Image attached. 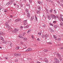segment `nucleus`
Wrapping results in <instances>:
<instances>
[{
  "label": "nucleus",
  "instance_id": "nucleus-40",
  "mask_svg": "<svg viewBox=\"0 0 63 63\" xmlns=\"http://www.w3.org/2000/svg\"><path fill=\"white\" fill-rule=\"evenodd\" d=\"M52 9H51L50 10L49 12H50V13H52Z\"/></svg>",
  "mask_w": 63,
  "mask_h": 63
},
{
  "label": "nucleus",
  "instance_id": "nucleus-54",
  "mask_svg": "<svg viewBox=\"0 0 63 63\" xmlns=\"http://www.w3.org/2000/svg\"><path fill=\"white\" fill-rule=\"evenodd\" d=\"M5 35V34L3 32H2V35Z\"/></svg>",
  "mask_w": 63,
  "mask_h": 63
},
{
  "label": "nucleus",
  "instance_id": "nucleus-14",
  "mask_svg": "<svg viewBox=\"0 0 63 63\" xmlns=\"http://www.w3.org/2000/svg\"><path fill=\"white\" fill-rule=\"evenodd\" d=\"M22 39H23V40H25V41H26V40H27V38H26V37H22Z\"/></svg>",
  "mask_w": 63,
  "mask_h": 63
},
{
  "label": "nucleus",
  "instance_id": "nucleus-13",
  "mask_svg": "<svg viewBox=\"0 0 63 63\" xmlns=\"http://www.w3.org/2000/svg\"><path fill=\"white\" fill-rule=\"evenodd\" d=\"M38 9H39V11H41L42 10L41 8V7L40 6L38 7Z\"/></svg>",
  "mask_w": 63,
  "mask_h": 63
},
{
  "label": "nucleus",
  "instance_id": "nucleus-31",
  "mask_svg": "<svg viewBox=\"0 0 63 63\" xmlns=\"http://www.w3.org/2000/svg\"><path fill=\"white\" fill-rule=\"evenodd\" d=\"M16 49H19V47H16Z\"/></svg>",
  "mask_w": 63,
  "mask_h": 63
},
{
  "label": "nucleus",
  "instance_id": "nucleus-35",
  "mask_svg": "<svg viewBox=\"0 0 63 63\" xmlns=\"http://www.w3.org/2000/svg\"><path fill=\"white\" fill-rule=\"evenodd\" d=\"M8 22H11V21H12V20L11 19H10L8 20Z\"/></svg>",
  "mask_w": 63,
  "mask_h": 63
},
{
  "label": "nucleus",
  "instance_id": "nucleus-56",
  "mask_svg": "<svg viewBox=\"0 0 63 63\" xmlns=\"http://www.w3.org/2000/svg\"><path fill=\"white\" fill-rule=\"evenodd\" d=\"M59 59L61 61V60H62V58H59Z\"/></svg>",
  "mask_w": 63,
  "mask_h": 63
},
{
  "label": "nucleus",
  "instance_id": "nucleus-63",
  "mask_svg": "<svg viewBox=\"0 0 63 63\" xmlns=\"http://www.w3.org/2000/svg\"><path fill=\"white\" fill-rule=\"evenodd\" d=\"M49 29L50 30H51H51H52L51 28H49Z\"/></svg>",
  "mask_w": 63,
  "mask_h": 63
},
{
  "label": "nucleus",
  "instance_id": "nucleus-49",
  "mask_svg": "<svg viewBox=\"0 0 63 63\" xmlns=\"http://www.w3.org/2000/svg\"><path fill=\"white\" fill-rule=\"evenodd\" d=\"M56 22V21H54L53 22V23H55Z\"/></svg>",
  "mask_w": 63,
  "mask_h": 63
},
{
  "label": "nucleus",
  "instance_id": "nucleus-23",
  "mask_svg": "<svg viewBox=\"0 0 63 63\" xmlns=\"http://www.w3.org/2000/svg\"><path fill=\"white\" fill-rule=\"evenodd\" d=\"M54 27L55 29H56V28L58 27V26H57V25H55L54 26Z\"/></svg>",
  "mask_w": 63,
  "mask_h": 63
},
{
  "label": "nucleus",
  "instance_id": "nucleus-50",
  "mask_svg": "<svg viewBox=\"0 0 63 63\" xmlns=\"http://www.w3.org/2000/svg\"><path fill=\"white\" fill-rule=\"evenodd\" d=\"M37 41H40V39H39L38 38L37 39Z\"/></svg>",
  "mask_w": 63,
  "mask_h": 63
},
{
  "label": "nucleus",
  "instance_id": "nucleus-53",
  "mask_svg": "<svg viewBox=\"0 0 63 63\" xmlns=\"http://www.w3.org/2000/svg\"><path fill=\"white\" fill-rule=\"evenodd\" d=\"M48 44H51V43L50 42H49L48 43Z\"/></svg>",
  "mask_w": 63,
  "mask_h": 63
},
{
  "label": "nucleus",
  "instance_id": "nucleus-48",
  "mask_svg": "<svg viewBox=\"0 0 63 63\" xmlns=\"http://www.w3.org/2000/svg\"><path fill=\"white\" fill-rule=\"evenodd\" d=\"M2 9V6H0V10H1V9Z\"/></svg>",
  "mask_w": 63,
  "mask_h": 63
},
{
  "label": "nucleus",
  "instance_id": "nucleus-15",
  "mask_svg": "<svg viewBox=\"0 0 63 63\" xmlns=\"http://www.w3.org/2000/svg\"><path fill=\"white\" fill-rule=\"evenodd\" d=\"M30 5H29V4L28 3H27V7H28V8H30Z\"/></svg>",
  "mask_w": 63,
  "mask_h": 63
},
{
  "label": "nucleus",
  "instance_id": "nucleus-46",
  "mask_svg": "<svg viewBox=\"0 0 63 63\" xmlns=\"http://www.w3.org/2000/svg\"><path fill=\"white\" fill-rule=\"evenodd\" d=\"M29 1L31 3H32V0H29Z\"/></svg>",
  "mask_w": 63,
  "mask_h": 63
},
{
  "label": "nucleus",
  "instance_id": "nucleus-21",
  "mask_svg": "<svg viewBox=\"0 0 63 63\" xmlns=\"http://www.w3.org/2000/svg\"><path fill=\"white\" fill-rule=\"evenodd\" d=\"M8 44L11 46L12 45V43H11V42L9 41L8 43Z\"/></svg>",
  "mask_w": 63,
  "mask_h": 63
},
{
  "label": "nucleus",
  "instance_id": "nucleus-64",
  "mask_svg": "<svg viewBox=\"0 0 63 63\" xmlns=\"http://www.w3.org/2000/svg\"><path fill=\"white\" fill-rule=\"evenodd\" d=\"M30 63H34L33 61L31 62Z\"/></svg>",
  "mask_w": 63,
  "mask_h": 63
},
{
  "label": "nucleus",
  "instance_id": "nucleus-26",
  "mask_svg": "<svg viewBox=\"0 0 63 63\" xmlns=\"http://www.w3.org/2000/svg\"><path fill=\"white\" fill-rule=\"evenodd\" d=\"M48 2H51V3H52V1H51V0H48Z\"/></svg>",
  "mask_w": 63,
  "mask_h": 63
},
{
  "label": "nucleus",
  "instance_id": "nucleus-32",
  "mask_svg": "<svg viewBox=\"0 0 63 63\" xmlns=\"http://www.w3.org/2000/svg\"><path fill=\"white\" fill-rule=\"evenodd\" d=\"M59 49H63V47H59Z\"/></svg>",
  "mask_w": 63,
  "mask_h": 63
},
{
  "label": "nucleus",
  "instance_id": "nucleus-55",
  "mask_svg": "<svg viewBox=\"0 0 63 63\" xmlns=\"http://www.w3.org/2000/svg\"><path fill=\"white\" fill-rule=\"evenodd\" d=\"M61 2L62 3H63V0H61Z\"/></svg>",
  "mask_w": 63,
  "mask_h": 63
},
{
  "label": "nucleus",
  "instance_id": "nucleus-8",
  "mask_svg": "<svg viewBox=\"0 0 63 63\" xmlns=\"http://www.w3.org/2000/svg\"><path fill=\"white\" fill-rule=\"evenodd\" d=\"M27 20H26L24 21L23 22V24L24 25H26L27 24Z\"/></svg>",
  "mask_w": 63,
  "mask_h": 63
},
{
  "label": "nucleus",
  "instance_id": "nucleus-29",
  "mask_svg": "<svg viewBox=\"0 0 63 63\" xmlns=\"http://www.w3.org/2000/svg\"><path fill=\"white\" fill-rule=\"evenodd\" d=\"M35 20H37V17L36 16H35Z\"/></svg>",
  "mask_w": 63,
  "mask_h": 63
},
{
  "label": "nucleus",
  "instance_id": "nucleus-5",
  "mask_svg": "<svg viewBox=\"0 0 63 63\" xmlns=\"http://www.w3.org/2000/svg\"><path fill=\"white\" fill-rule=\"evenodd\" d=\"M48 34H43L42 36V38H44V37H45L46 38H47V37H48Z\"/></svg>",
  "mask_w": 63,
  "mask_h": 63
},
{
  "label": "nucleus",
  "instance_id": "nucleus-6",
  "mask_svg": "<svg viewBox=\"0 0 63 63\" xmlns=\"http://www.w3.org/2000/svg\"><path fill=\"white\" fill-rule=\"evenodd\" d=\"M14 55L16 56H20L21 55V54L20 53H16L14 54Z\"/></svg>",
  "mask_w": 63,
  "mask_h": 63
},
{
  "label": "nucleus",
  "instance_id": "nucleus-38",
  "mask_svg": "<svg viewBox=\"0 0 63 63\" xmlns=\"http://www.w3.org/2000/svg\"><path fill=\"white\" fill-rule=\"evenodd\" d=\"M2 32H0V35H2Z\"/></svg>",
  "mask_w": 63,
  "mask_h": 63
},
{
  "label": "nucleus",
  "instance_id": "nucleus-1",
  "mask_svg": "<svg viewBox=\"0 0 63 63\" xmlns=\"http://www.w3.org/2000/svg\"><path fill=\"white\" fill-rule=\"evenodd\" d=\"M14 0H11L10 1L6 4V5H12L13 3V2H14Z\"/></svg>",
  "mask_w": 63,
  "mask_h": 63
},
{
  "label": "nucleus",
  "instance_id": "nucleus-43",
  "mask_svg": "<svg viewBox=\"0 0 63 63\" xmlns=\"http://www.w3.org/2000/svg\"><path fill=\"white\" fill-rule=\"evenodd\" d=\"M25 32H24L23 33V34H22L23 36H24V35H25Z\"/></svg>",
  "mask_w": 63,
  "mask_h": 63
},
{
  "label": "nucleus",
  "instance_id": "nucleus-28",
  "mask_svg": "<svg viewBox=\"0 0 63 63\" xmlns=\"http://www.w3.org/2000/svg\"><path fill=\"white\" fill-rule=\"evenodd\" d=\"M46 12H47V14H48L49 13V11H48L47 9H46Z\"/></svg>",
  "mask_w": 63,
  "mask_h": 63
},
{
  "label": "nucleus",
  "instance_id": "nucleus-59",
  "mask_svg": "<svg viewBox=\"0 0 63 63\" xmlns=\"http://www.w3.org/2000/svg\"><path fill=\"white\" fill-rule=\"evenodd\" d=\"M60 16L61 17H62V15H60Z\"/></svg>",
  "mask_w": 63,
  "mask_h": 63
},
{
  "label": "nucleus",
  "instance_id": "nucleus-16",
  "mask_svg": "<svg viewBox=\"0 0 63 63\" xmlns=\"http://www.w3.org/2000/svg\"><path fill=\"white\" fill-rule=\"evenodd\" d=\"M21 19L20 18L19 19H17L16 20V21H17V22H18V21H19Z\"/></svg>",
  "mask_w": 63,
  "mask_h": 63
},
{
  "label": "nucleus",
  "instance_id": "nucleus-9",
  "mask_svg": "<svg viewBox=\"0 0 63 63\" xmlns=\"http://www.w3.org/2000/svg\"><path fill=\"white\" fill-rule=\"evenodd\" d=\"M32 49L31 48H29L28 49H27L26 50V51H31L32 50Z\"/></svg>",
  "mask_w": 63,
  "mask_h": 63
},
{
  "label": "nucleus",
  "instance_id": "nucleus-52",
  "mask_svg": "<svg viewBox=\"0 0 63 63\" xmlns=\"http://www.w3.org/2000/svg\"><path fill=\"white\" fill-rule=\"evenodd\" d=\"M43 26H44V27H46V24L44 25Z\"/></svg>",
  "mask_w": 63,
  "mask_h": 63
},
{
  "label": "nucleus",
  "instance_id": "nucleus-36",
  "mask_svg": "<svg viewBox=\"0 0 63 63\" xmlns=\"http://www.w3.org/2000/svg\"><path fill=\"white\" fill-rule=\"evenodd\" d=\"M51 32H54V31L53 29H52L51 31Z\"/></svg>",
  "mask_w": 63,
  "mask_h": 63
},
{
  "label": "nucleus",
  "instance_id": "nucleus-27",
  "mask_svg": "<svg viewBox=\"0 0 63 63\" xmlns=\"http://www.w3.org/2000/svg\"><path fill=\"white\" fill-rule=\"evenodd\" d=\"M31 29H30L28 31V32H27V33H28L29 32H30V31H31Z\"/></svg>",
  "mask_w": 63,
  "mask_h": 63
},
{
  "label": "nucleus",
  "instance_id": "nucleus-33",
  "mask_svg": "<svg viewBox=\"0 0 63 63\" xmlns=\"http://www.w3.org/2000/svg\"><path fill=\"white\" fill-rule=\"evenodd\" d=\"M37 2L39 4H41V1H38Z\"/></svg>",
  "mask_w": 63,
  "mask_h": 63
},
{
  "label": "nucleus",
  "instance_id": "nucleus-41",
  "mask_svg": "<svg viewBox=\"0 0 63 63\" xmlns=\"http://www.w3.org/2000/svg\"><path fill=\"white\" fill-rule=\"evenodd\" d=\"M20 44L21 45H23V42H21L20 43Z\"/></svg>",
  "mask_w": 63,
  "mask_h": 63
},
{
  "label": "nucleus",
  "instance_id": "nucleus-37",
  "mask_svg": "<svg viewBox=\"0 0 63 63\" xmlns=\"http://www.w3.org/2000/svg\"><path fill=\"white\" fill-rule=\"evenodd\" d=\"M38 34H39V35H41V32H39L38 33Z\"/></svg>",
  "mask_w": 63,
  "mask_h": 63
},
{
  "label": "nucleus",
  "instance_id": "nucleus-62",
  "mask_svg": "<svg viewBox=\"0 0 63 63\" xmlns=\"http://www.w3.org/2000/svg\"><path fill=\"white\" fill-rule=\"evenodd\" d=\"M10 16L12 17H13V16H12V15H10Z\"/></svg>",
  "mask_w": 63,
  "mask_h": 63
},
{
  "label": "nucleus",
  "instance_id": "nucleus-57",
  "mask_svg": "<svg viewBox=\"0 0 63 63\" xmlns=\"http://www.w3.org/2000/svg\"><path fill=\"white\" fill-rule=\"evenodd\" d=\"M14 6H16V3H14Z\"/></svg>",
  "mask_w": 63,
  "mask_h": 63
},
{
  "label": "nucleus",
  "instance_id": "nucleus-22",
  "mask_svg": "<svg viewBox=\"0 0 63 63\" xmlns=\"http://www.w3.org/2000/svg\"><path fill=\"white\" fill-rule=\"evenodd\" d=\"M53 36L55 39V40H56V39H57V38H56V36H55V35H54Z\"/></svg>",
  "mask_w": 63,
  "mask_h": 63
},
{
  "label": "nucleus",
  "instance_id": "nucleus-47",
  "mask_svg": "<svg viewBox=\"0 0 63 63\" xmlns=\"http://www.w3.org/2000/svg\"><path fill=\"white\" fill-rule=\"evenodd\" d=\"M5 59H8V57H5Z\"/></svg>",
  "mask_w": 63,
  "mask_h": 63
},
{
  "label": "nucleus",
  "instance_id": "nucleus-10",
  "mask_svg": "<svg viewBox=\"0 0 63 63\" xmlns=\"http://www.w3.org/2000/svg\"><path fill=\"white\" fill-rule=\"evenodd\" d=\"M14 31L16 32H17L19 31V29H14Z\"/></svg>",
  "mask_w": 63,
  "mask_h": 63
},
{
  "label": "nucleus",
  "instance_id": "nucleus-19",
  "mask_svg": "<svg viewBox=\"0 0 63 63\" xmlns=\"http://www.w3.org/2000/svg\"><path fill=\"white\" fill-rule=\"evenodd\" d=\"M0 39L1 40H2V41H3L4 40L3 37H1V36H0Z\"/></svg>",
  "mask_w": 63,
  "mask_h": 63
},
{
  "label": "nucleus",
  "instance_id": "nucleus-17",
  "mask_svg": "<svg viewBox=\"0 0 63 63\" xmlns=\"http://www.w3.org/2000/svg\"><path fill=\"white\" fill-rule=\"evenodd\" d=\"M19 37H20V38H22V34H20L19 36H18Z\"/></svg>",
  "mask_w": 63,
  "mask_h": 63
},
{
  "label": "nucleus",
  "instance_id": "nucleus-20",
  "mask_svg": "<svg viewBox=\"0 0 63 63\" xmlns=\"http://www.w3.org/2000/svg\"><path fill=\"white\" fill-rule=\"evenodd\" d=\"M44 51L45 52H47V51H48V50L46 49H45L44 50Z\"/></svg>",
  "mask_w": 63,
  "mask_h": 63
},
{
  "label": "nucleus",
  "instance_id": "nucleus-42",
  "mask_svg": "<svg viewBox=\"0 0 63 63\" xmlns=\"http://www.w3.org/2000/svg\"><path fill=\"white\" fill-rule=\"evenodd\" d=\"M15 62H17L18 61V60H17V59H16L15 60Z\"/></svg>",
  "mask_w": 63,
  "mask_h": 63
},
{
  "label": "nucleus",
  "instance_id": "nucleus-3",
  "mask_svg": "<svg viewBox=\"0 0 63 63\" xmlns=\"http://www.w3.org/2000/svg\"><path fill=\"white\" fill-rule=\"evenodd\" d=\"M50 15L51 17L53 19H56V16L54 15H52V14H50Z\"/></svg>",
  "mask_w": 63,
  "mask_h": 63
},
{
  "label": "nucleus",
  "instance_id": "nucleus-44",
  "mask_svg": "<svg viewBox=\"0 0 63 63\" xmlns=\"http://www.w3.org/2000/svg\"><path fill=\"white\" fill-rule=\"evenodd\" d=\"M58 41H60V40H61V38H58Z\"/></svg>",
  "mask_w": 63,
  "mask_h": 63
},
{
  "label": "nucleus",
  "instance_id": "nucleus-58",
  "mask_svg": "<svg viewBox=\"0 0 63 63\" xmlns=\"http://www.w3.org/2000/svg\"><path fill=\"white\" fill-rule=\"evenodd\" d=\"M24 2H26V0H24Z\"/></svg>",
  "mask_w": 63,
  "mask_h": 63
},
{
  "label": "nucleus",
  "instance_id": "nucleus-12",
  "mask_svg": "<svg viewBox=\"0 0 63 63\" xmlns=\"http://www.w3.org/2000/svg\"><path fill=\"white\" fill-rule=\"evenodd\" d=\"M47 17L48 19L49 20L51 19V18H50V16L49 15H47Z\"/></svg>",
  "mask_w": 63,
  "mask_h": 63
},
{
  "label": "nucleus",
  "instance_id": "nucleus-11",
  "mask_svg": "<svg viewBox=\"0 0 63 63\" xmlns=\"http://www.w3.org/2000/svg\"><path fill=\"white\" fill-rule=\"evenodd\" d=\"M44 60L45 62L46 63H48V60H47V59H46V58H44Z\"/></svg>",
  "mask_w": 63,
  "mask_h": 63
},
{
  "label": "nucleus",
  "instance_id": "nucleus-61",
  "mask_svg": "<svg viewBox=\"0 0 63 63\" xmlns=\"http://www.w3.org/2000/svg\"><path fill=\"white\" fill-rule=\"evenodd\" d=\"M56 63H59L57 61H56Z\"/></svg>",
  "mask_w": 63,
  "mask_h": 63
},
{
  "label": "nucleus",
  "instance_id": "nucleus-45",
  "mask_svg": "<svg viewBox=\"0 0 63 63\" xmlns=\"http://www.w3.org/2000/svg\"><path fill=\"white\" fill-rule=\"evenodd\" d=\"M50 26H53V24H50Z\"/></svg>",
  "mask_w": 63,
  "mask_h": 63
},
{
  "label": "nucleus",
  "instance_id": "nucleus-24",
  "mask_svg": "<svg viewBox=\"0 0 63 63\" xmlns=\"http://www.w3.org/2000/svg\"><path fill=\"white\" fill-rule=\"evenodd\" d=\"M54 60L55 61H58V60L56 58H54Z\"/></svg>",
  "mask_w": 63,
  "mask_h": 63
},
{
  "label": "nucleus",
  "instance_id": "nucleus-7",
  "mask_svg": "<svg viewBox=\"0 0 63 63\" xmlns=\"http://www.w3.org/2000/svg\"><path fill=\"white\" fill-rule=\"evenodd\" d=\"M56 53L55 54L56 55H57L58 56V57L59 58H60L61 57V56L59 54V53H57V52H56Z\"/></svg>",
  "mask_w": 63,
  "mask_h": 63
},
{
  "label": "nucleus",
  "instance_id": "nucleus-30",
  "mask_svg": "<svg viewBox=\"0 0 63 63\" xmlns=\"http://www.w3.org/2000/svg\"><path fill=\"white\" fill-rule=\"evenodd\" d=\"M60 24L61 25H63V23L61 22Z\"/></svg>",
  "mask_w": 63,
  "mask_h": 63
},
{
  "label": "nucleus",
  "instance_id": "nucleus-34",
  "mask_svg": "<svg viewBox=\"0 0 63 63\" xmlns=\"http://www.w3.org/2000/svg\"><path fill=\"white\" fill-rule=\"evenodd\" d=\"M28 28V27L27 26L24 27V28Z\"/></svg>",
  "mask_w": 63,
  "mask_h": 63
},
{
  "label": "nucleus",
  "instance_id": "nucleus-60",
  "mask_svg": "<svg viewBox=\"0 0 63 63\" xmlns=\"http://www.w3.org/2000/svg\"><path fill=\"white\" fill-rule=\"evenodd\" d=\"M32 38H34V36H33V35H32Z\"/></svg>",
  "mask_w": 63,
  "mask_h": 63
},
{
  "label": "nucleus",
  "instance_id": "nucleus-4",
  "mask_svg": "<svg viewBox=\"0 0 63 63\" xmlns=\"http://www.w3.org/2000/svg\"><path fill=\"white\" fill-rule=\"evenodd\" d=\"M5 25L7 29H9L10 28V26L8 25V23H6L5 24Z\"/></svg>",
  "mask_w": 63,
  "mask_h": 63
},
{
  "label": "nucleus",
  "instance_id": "nucleus-39",
  "mask_svg": "<svg viewBox=\"0 0 63 63\" xmlns=\"http://www.w3.org/2000/svg\"><path fill=\"white\" fill-rule=\"evenodd\" d=\"M4 12H7V10L6 9H5L4 10Z\"/></svg>",
  "mask_w": 63,
  "mask_h": 63
},
{
  "label": "nucleus",
  "instance_id": "nucleus-51",
  "mask_svg": "<svg viewBox=\"0 0 63 63\" xmlns=\"http://www.w3.org/2000/svg\"><path fill=\"white\" fill-rule=\"evenodd\" d=\"M17 8H19V5H17L16 6Z\"/></svg>",
  "mask_w": 63,
  "mask_h": 63
},
{
  "label": "nucleus",
  "instance_id": "nucleus-2",
  "mask_svg": "<svg viewBox=\"0 0 63 63\" xmlns=\"http://www.w3.org/2000/svg\"><path fill=\"white\" fill-rule=\"evenodd\" d=\"M26 12L27 13V16L28 18H29L30 16V13H29V12L28 11V9H26Z\"/></svg>",
  "mask_w": 63,
  "mask_h": 63
},
{
  "label": "nucleus",
  "instance_id": "nucleus-18",
  "mask_svg": "<svg viewBox=\"0 0 63 63\" xmlns=\"http://www.w3.org/2000/svg\"><path fill=\"white\" fill-rule=\"evenodd\" d=\"M34 16H32L31 17V20H33V19H34Z\"/></svg>",
  "mask_w": 63,
  "mask_h": 63
},
{
  "label": "nucleus",
  "instance_id": "nucleus-25",
  "mask_svg": "<svg viewBox=\"0 0 63 63\" xmlns=\"http://www.w3.org/2000/svg\"><path fill=\"white\" fill-rule=\"evenodd\" d=\"M37 14H39L40 13V12L39 11H38L36 12Z\"/></svg>",
  "mask_w": 63,
  "mask_h": 63
}]
</instances>
